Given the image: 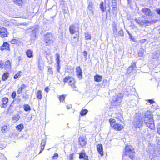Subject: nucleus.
<instances>
[{
	"label": "nucleus",
	"instance_id": "nucleus-5",
	"mask_svg": "<svg viewBox=\"0 0 160 160\" xmlns=\"http://www.w3.org/2000/svg\"><path fill=\"white\" fill-rule=\"evenodd\" d=\"M45 42L47 45L50 44L52 43L53 38L52 34L50 33H48L45 35Z\"/></svg>",
	"mask_w": 160,
	"mask_h": 160
},
{
	"label": "nucleus",
	"instance_id": "nucleus-39",
	"mask_svg": "<svg viewBox=\"0 0 160 160\" xmlns=\"http://www.w3.org/2000/svg\"><path fill=\"white\" fill-rule=\"evenodd\" d=\"M48 72L49 74L52 75L53 74V71L52 70V68L50 67H49L48 69Z\"/></svg>",
	"mask_w": 160,
	"mask_h": 160
},
{
	"label": "nucleus",
	"instance_id": "nucleus-48",
	"mask_svg": "<svg viewBox=\"0 0 160 160\" xmlns=\"http://www.w3.org/2000/svg\"><path fill=\"white\" fill-rule=\"evenodd\" d=\"M20 75V74L19 73H17L14 76V78L16 79L18 78Z\"/></svg>",
	"mask_w": 160,
	"mask_h": 160
},
{
	"label": "nucleus",
	"instance_id": "nucleus-59",
	"mask_svg": "<svg viewBox=\"0 0 160 160\" xmlns=\"http://www.w3.org/2000/svg\"><path fill=\"white\" fill-rule=\"evenodd\" d=\"M42 60V58H39V59H38V65H39V66H40V64H41V61Z\"/></svg>",
	"mask_w": 160,
	"mask_h": 160
},
{
	"label": "nucleus",
	"instance_id": "nucleus-35",
	"mask_svg": "<svg viewBox=\"0 0 160 160\" xmlns=\"http://www.w3.org/2000/svg\"><path fill=\"white\" fill-rule=\"evenodd\" d=\"M115 120L114 119L111 118L110 119H109V122H110L111 126L112 127L113 125L114 124V123L115 122Z\"/></svg>",
	"mask_w": 160,
	"mask_h": 160
},
{
	"label": "nucleus",
	"instance_id": "nucleus-50",
	"mask_svg": "<svg viewBox=\"0 0 160 160\" xmlns=\"http://www.w3.org/2000/svg\"><path fill=\"white\" fill-rule=\"evenodd\" d=\"M11 96H12V98H13V99L16 96V93L15 92H13Z\"/></svg>",
	"mask_w": 160,
	"mask_h": 160
},
{
	"label": "nucleus",
	"instance_id": "nucleus-56",
	"mask_svg": "<svg viewBox=\"0 0 160 160\" xmlns=\"http://www.w3.org/2000/svg\"><path fill=\"white\" fill-rule=\"evenodd\" d=\"M60 68V64H57V70L58 72H59V69Z\"/></svg>",
	"mask_w": 160,
	"mask_h": 160
},
{
	"label": "nucleus",
	"instance_id": "nucleus-45",
	"mask_svg": "<svg viewBox=\"0 0 160 160\" xmlns=\"http://www.w3.org/2000/svg\"><path fill=\"white\" fill-rule=\"evenodd\" d=\"M83 55L85 57V58H86V60L87 59V55H88V53L86 51H84L83 52Z\"/></svg>",
	"mask_w": 160,
	"mask_h": 160
},
{
	"label": "nucleus",
	"instance_id": "nucleus-8",
	"mask_svg": "<svg viewBox=\"0 0 160 160\" xmlns=\"http://www.w3.org/2000/svg\"><path fill=\"white\" fill-rule=\"evenodd\" d=\"M142 12L146 16H151L152 12L150 9L146 8H143L141 10Z\"/></svg>",
	"mask_w": 160,
	"mask_h": 160
},
{
	"label": "nucleus",
	"instance_id": "nucleus-55",
	"mask_svg": "<svg viewBox=\"0 0 160 160\" xmlns=\"http://www.w3.org/2000/svg\"><path fill=\"white\" fill-rule=\"evenodd\" d=\"M148 101L150 104H153L154 102V101L152 99H149L148 100Z\"/></svg>",
	"mask_w": 160,
	"mask_h": 160
},
{
	"label": "nucleus",
	"instance_id": "nucleus-7",
	"mask_svg": "<svg viewBox=\"0 0 160 160\" xmlns=\"http://www.w3.org/2000/svg\"><path fill=\"white\" fill-rule=\"evenodd\" d=\"M136 68V64L135 62L132 63L131 65L128 68L127 73L129 74L133 72Z\"/></svg>",
	"mask_w": 160,
	"mask_h": 160
},
{
	"label": "nucleus",
	"instance_id": "nucleus-14",
	"mask_svg": "<svg viewBox=\"0 0 160 160\" xmlns=\"http://www.w3.org/2000/svg\"><path fill=\"white\" fill-rule=\"evenodd\" d=\"M8 101V99L7 98L4 97L2 98V104L1 106V107L6 108L7 105V103Z\"/></svg>",
	"mask_w": 160,
	"mask_h": 160
},
{
	"label": "nucleus",
	"instance_id": "nucleus-2",
	"mask_svg": "<svg viewBox=\"0 0 160 160\" xmlns=\"http://www.w3.org/2000/svg\"><path fill=\"white\" fill-rule=\"evenodd\" d=\"M135 22L139 25L140 27H145L151 25L156 22V20H148L144 18L143 17H140L135 19Z\"/></svg>",
	"mask_w": 160,
	"mask_h": 160
},
{
	"label": "nucleus",
	"instance_id": "nucleus-20",
	"mask_svg": "<svg viewBox=\"0 0 160 160\" xmlns=\"http://www.w3.org/2000/svg\"><path fill=\"white\" fill-rule=\"evenodd\" d=\"M33 51L30 49L28 50L26 52V54L27 57L31 58L33 57Z\"/></svg>",
	"mask_w": 160,
	"mask_h": 160
},
{
	"label": "nucleus",
	"instance_id": "nucleus-11",
	"mask_svg": "<svg viewBox=\"0 0 160 160\" xmlns=\"http://www.w3.org/2000/svg\"><path fill=\"white\" fill-rule=\"evenodd\" d=\"M64 82H68V84L69 85H72L71 83H70L71 82H72V83H75V80L73 78L68 76H67L64 78Z\"/></svg>",
	"mask_w": 160,
	"mask_h": 160
},
{
	"label": "nucleus",
	"instance_id": "nucleus-4",
	"mask_svg": "<svg viewBox=\"0 0 160 160\" xmlns=\"http://www.w3.org/2000/svg\"><path fill=\"white\" fill-rule=\"evenodd\" d=\"M142 118L139 116L135 118L133 120V123L134 126L137 128H139L141 127L143 124Z\"/></svg>",
	"mask_w": 160,
	"mask_h": 160
},
{
	"label": "nucleus",
	"instance_id": "nucleus-49",
	"mask_svg": "<svg viewBox=\"0 0 160 160\" xmlns=\"http://www.w3.org/2000/svg\"><path fill=\"white\" fill-rule=\"evenodd\" d=\"M112 8V11H113V14L115 13V14H116L117 7H115Z\"/></svg>",
	"mask_w": 160,
	"mask_h": 160
},
{
	"label": "nucleus",
	"instance_id": "nucleus-12",
	"mask_svg": "<svg viewBox=\"0 0 160 160\" xmlns=\"http://www.w3.org/2000/svg\"><path fill=\"white\" fill-rule=\"evenodd\" d=\"M112 128L115 129L119 131L123 128V126L120 124L116 123L113 125Z\"/></svg>",
	"mask_w": 160,
	"mask_h": 160
},
{
	"label": "nucleus",
	"instance_id": "nucleus-44",
	"mask_svg": "<svg viewBox=\"0 0 160 160\" xmlns=\"http://www.w3.org/2000/svg\"><path fill=\"white\" fill-rule=\"evenodd\" d=\"M70 83H71L72 85H70L71 87L72 88V89H73L74 90H76L75 88H76V87L75 86V85H74L75 83H72V82H71Z\"/></svg>",
	"mask_w": 160,
	"mask_h": 160
},
{
	"label": "nucleus",
	"instance_id": "nucleus-33",
	"mask_svg": "<svg viewBox=\"0 0 160 160\" xmlns=\"http://www.w3.org/2000/svg\"><path fill=\"white\" fill-rule=\"evenodd\" d=\"M85 38L86 40H90L91 38V35L88 32H86L85 33Z\"/></svg>",
	"mask_w": 160,
	"mask_h": 160
},
{
	"label": "nucleus",
	"instance_id": "nucleus-62",
	"mask_svg": "<svg viewBox=\"0 0 160 160\" xmlns=\"http://www.w3.org/2000/svg\"><path fill=\"white\" fill-rule=\"evenodd\" d=\"M112 27H117V25L115 22H113L112 24Z\"/></svg>",
	"mask_w": 160,
	"mask_h": 160
},
{
	"label": "nucleus",
	"instance_id": "nucleus-27",
	"mask_svg": "<svg viewBox=\"0 0 160 160\" xmlns=\"http://www.w3.org/2000/svg\"><path fill=\"white\" fill-rule=\"evenodd\" d=\"M24 0H14V3L17 5H19L23 2Z\"/></svg>",
	"mask_w": 160,
	"mask_h": 160
},
{
	"label": "nucleus",
	"instance_id": "nucleus-41",
	"mask_svg": "<svg viewBox=\"0 0 160 160\" xmlns=\"http://www.w3.org/2000/svg\"><path fill=\"white\" fill-rule=\"evenodd\" d=\"M4 68V64L2 61H0V68L3 69Z\"/></svg>",
	"mask_w": 160,
	"mask_h": 160
},
{
	"label": "nucleus",
	"instance_id": "nucleus-36",
	"mask_svg": "<svg viewBox=\"0 0 160 160\" xmlns=\"http://www.w3.org/2000/svg\"><path fill=\"white\" fill-rule=\"evenodd\" d=\"M65 96L64 95H61L59 97V99L60 102H62L64 101L65 99Z\"/></svg>",
	"mask_w": 160,
	"mask_h": 160
},
{
	"label": "nucleus",
	"instance_id": "nucleus-18",
	"mask_svg": "<svg viewBox=\"0 0 160 160\" xmlns=\"http://www.w3.org/2000/svg\"><path fill=\"white\" fill-rule=\"evenodd\" d=\"M93 7V4L92 3H90L88 5V13L89 14L93 15V12L92 11V8Z\"/></svg>",
	"mask_w": 160,
	"mask_h": 160
},
{
	"label": "nucleus",
	"instance_id": "nucleus-38",
	"mask_svg": "<svg viewBox=\"0 0 160 160\" xmlns=\"http://www.w3.org/2000/svg\"><path fill=\"white\" fill-rule=\"evenodd\" d=\"M118 34L119 36H123L124 35L123 32L122 30L120 29L118 32Z\"/></svg>",
	"mask_w": 160,
	"mask_h": 160
},
{
	"label": "nucleus",
	"instance_id": "nucleus-42",
	"mask_svg": "<svg viewBox=\"0 0 160 160\" xmlns=\"http://www.w3.org/2000/svg\"><path fill=\"white\" fill-rule=\"evenodd\" d=\"M7 32V30L3 27H1V28L0 29V32Z\"/></svg>",
	"mask_w": 160,
	"mask_h": 160
},
{
	"label": "nucleus",
	"instance_id": "nucleus-54",
	"mask_svg": "<svg viewBox=\"0 0 160 160\" xmlns=\"http://www.w3.org/2000/svg\"><path fill=\"white\" fill-rule=\"evenodd\" d=\"M155 11L158 14L160 15V8H157L156 9Z\"/></svg>",
	"mask_w": 160,
	"mask_h": 160
},
{
	"label": "nucleus",
	"instance_id": "nucleus-15",
	"mask_svg": "<svg viewBox=\"0 0 160 160\" xmlns=\"http://www.w3.org/2000/svg\"><path fill=\"white\" fill-rule=\"evenodd\" d=\"M78 140L80 144L82 147L85 146L86 144V141H85L84 137H80Z\"/></svg>",
	"mask_w": 160,
	"mask_h": 160
},
{
	"label": "nucleus",
	"instance_id": "nucleus-3",
	"mask_svg": "<svg viewBox=\"0 0 160 160\" xmlns=\"http://www.w3.org/2000/svg\"><path fill=\"white\" fill-rule=\"evenodd\" d=\"M135 153L133 148L131 146H127L125 148V152L123 153L122 157L124 156H128L132 159Z\"/></svg>",
	"mask_w": 160,
	"mask_h": 160
},
{
	"label": "nucleus",
	"instance_id": "nucleus-52",
	"mask_svg": "<svg viewBox=\"0 0 160 160\" xmlns=\"http://www.w3.org/2000/svg\"><path fill=\"white\" fill-rule=\"evenodd\" d=\"M38 27H36L35 28H34L32 30V32L33 33H35L37 32V30H38Z\"/></svg>",
	"mask_w": 160,
	"mask_h": 160
},
{
	"label": "nucleus",
	"instance_id": "nucleus-30",
	"mask_svg": "<svg viewBox=\"0 0 160 160\" xmlns=\"http://www.w3.org/2000/svg\"><path fill=\"white\" fill-rule=\"evenodd\" d=\"M23 108L24 110L26 111H28L31 110L30 107L28 104L24 105L23 106Z\"/></svg>",
	"mask_w": 160,
	"mask_h": 160
},
{
	"label": "nucleus",
	"instance_id": "nucleus-51",
	"mask_svg": "<svg viewBox=\"0 0 160 160\" xmlns=\"http://www.w3.org/2000/svg\"><path fill=\"white\" fill-rule=\"evenodd\" d=\"M22 90L20 88H19L17 91L18 94H20L22 92Z\"/></svg>",
	"mask_w": 160,
	"mask_h": 160
},
{
	"label": "nucleus",
	"instance_id": "nucleus-23",
	"mask_svg": "<svg viewBox=\"0 0 160 160\" xmlns=\"http://www.w3.org/2000/svg\"><path fill=\"white\" fill-rule=\"evenodd\" d=\"M20 118V116L18 114H16L12 117V119L14 122H16Z\"/></svg>",
	"mask_w": 160,
	"mask_h": 160
},
{
	"label": "nucleus",
	"instance_id": "nucleus-58",
	"mask_svg": "<svg viewBox=\"0 0 160 160\" xmlns=\"http://www.w3.org/2000/svg\"><path fill=\"white\" fill-rule=\"evenodd\" d=\"M117 3H115V2H113V3H112V8L117 7Z\"/></svg>",
	"mask_w": 160,
	"mask_h": 160
},
{
	"label": "nucleus",
	"instance_id": "nucleus-61",
	"mask_svg": "<svg viewBox=\"0 0 160 160\" xmlns=\"http://www.w3.org/2000/svg\"><path fill=\"white\" fill-rule=\"evenodd\" d=\"M79 37V32L77 33L76 34V36H75L73 37L74 38H78Z\"/></svg>",
	"mask_w": 160,
	"mask_h": 160
},
{
	"label": "nucleus",
	"instance_id": "nucleus-19",
	"mask_svg": "<svg viewBox=\"0 0 160 160\" xmlns=\"http://www.w3.org/2000/svg\"><path fill=\"white\" fill-rule=\"evenodd\" d=\"M94 80L95 81L97 82H100L102 81V77L101 76L96 75L94 77Z\"/></svg>",
	"mask_w": 160,
	"mask_h": 160
},
{
	"label": "nucleus",
	"instance_id": "nucleus-47",
	"mask_svg": "<svg viewBox=\"0 0 160 160\" xmlns=\"http://www.w3.org/2000/svg\"><path fill=\"white\" fill-rule=\"evenodd\" d=\"M11 42L12 44H16L17 43V41L16 39H14L11 41Z\"/></svg>",
	"mask_w": 160,
	"mask_h": 160
},
{
	"label": "nucleus",
	"instance_id": "nucleus-9",
	"mask_svg": "<svg viewBox=\"0 0 160 160\" xmlns=\"http://www.w3.org/2000/svg\"><path fill=\"white\" fill-rule=\"evenodd\" d=\"M76 74L78 78L81 79L82 78V70L80 67H77L76 68Z\"/></svg>",
	"mask_w": 160,
	"mask_h": 160
},
{
	"label": "nucleus",
	"instance_id": "nucleus-43",
	"mask_svg": "<svg viewBox=\"0 0 160 160\" xmlns=\"http://www.w3.org/2000/svg\"><path fill=\"white\" fill-rule=\"evenodd\" d=\"M45 142H46L44 140H42L41 143V147H43L44 148V147L46 144Z\"/></svg>",
	"mask_w": 160,
	"mask_h": 160
},
{
	"label": "nucleus",
	"instance_id": "nucleus-57",
	"mask_svg": "<svg viewBox=\"0 0 160 160\" xmlns=\"http://www.w3.org/2000/svg\"><path fill=\"white\" fill-rule=\"evenodd\" d=\"M74 153H72L70 154V160H73V157Z\"/></svg>",
	"mask_w": 160,
	"mask_h": 160
},
{
	"label": "nucleus",
	"instance_id": "nucleus-6",
	"mask_svg": "<svg viewBox=\"0 0 160 160\" xmlns=\"http://www.w3.org/2000/svg\"><path fill=\"white\" fill-rule=\"evenodd\" d=\"M79 28L73 25H70L69 28V31L70 34H73L77 32H78Z\"/></svg>",
	"mask_w": 160,
	"mask_h": 160
},
{
	"label": "nucleus",
	"instance_id": "nucleus-37",
	"mask_svg": "<svg viewBox=\"0 0 160 160\" xmlns=\"http://www.w3.org/2000/svg\"><path fill=\"white\" fill-rule=\"evenodd\" d=\"M7 129V126L6 125H4L2 128L1 131L2 132H5Z\"/></svg>",
	"mask_w": 160,
	"mask_h": 160
},
{
	"label": "nucleus",
	"instance_id": "nucleus-46",
	"mask_svg": "<svg viewBox=\"0 0 160 160\" xmlns=\"http://www.w3.org/2000/svg\"><path fill=\"white\" fill-rule=\"evenodd\" d=\"M128 2V4L130 7H131L132 0H127Z\"/></svg>",
	"mask_w": 160,
	"mask_h": 160
},
{
	"label": "nucleus",
	"instance_id": "nucleus-63",
	"mask_svg": "<svg viewBox=\"0 0 160 160\" xmlns=\"http://www.w3.org/2000/svg\"><path fill=\"white\" fill-rule=\"evenodd\" d=\"M44 148L43 147H41V149L39 152V154H40L42 152L43 150L44 149Z\"/></svg>",
	"mask_w": 160,
	"mask_h": 160
},
{
	"label": "nucleus",
	"instance_id": "nucleus-22",
	"mask_svg": "<svg viewBox=\"0 0 160 160\" xmlns=\"http://www.w3.org/2000/svg\"><path fill=\"white\" fill-rule=\"evenodd\" d=\"M122 95L121 93L119 94L118 95L116 96V100L115 101H116V102L118 101H119L118 103V104H119L120 102V101L121 99L122 98Z\"/></svg>",
	"mask_w": 160,
	"mask_h": 160
},
{
	"label": "nucleus",
	"instance_id": "nucleus-26",
	"mask_svg": "<svg viewBox=\"0 0 160 160\" xmlns=\"http://www.w3.org/2000/svg\"><path fill=\"white\" fill-rule=\"evenodd\" d=\"M37 97L39 99L42 98V92L40 90H38L36 93Z\"/></svg>",
	"mask_w": 160,
	"mask_h": 160
},
{
	"label": "nucleus",
	"instance_id": "nucleus-21",
	"mask_svg": "<svg viewBox=\"0 0 160 160\" xmlns=\"http://www.w3.org/2000/svg\"><path fill=\"white\" fill-rule=\"evenodd\" d=\"M9 76V73L6 72L2 75V80L4 81H6L8 78Z\"/></svg>",
	"mask_w": 160,
	"mask_h": 160
},
{
	"label": "nucleus",
	"instance_id": "nucleus-16",
	"mask_svg": "<svg viewBox=\"0 0 160 160\" xmlns=\"http://www.w3.org/2000/svg\"><path fill=\"white\" fill-rule=\"evenodd\" d=\"M9 44L7 42L3 43L2 45L0 47V49L2 51L4 50H9Z\"/></svg>",
	"mask_w": 160,
	"mask_h": 160
},
{
	"label": "nucleus",
	"instance_id": "nucleus-60",
	"mask_svg": "<svg viewBox=\"0 0 160 160\" xmlns=\"http://www.w3.org/2000/svg\"><path fill=\"white\" fill-rule=\"evenodd\" d=\"M26 87V86L25 84H22L21 86V87L20 88L22 89L23 90V89H24Z\"/></svg>",
	"mask_w": 160,
	"mask_h": 160
},
{
	"label": "nucleus",
	"instance_id": "nucleus-10",
	"mask_svg": "<svg viewBox=\"0 0 160 160\" xmlns=\"http://www.w3.org/2000/svg\"><path fill=\"white\" fill-rule=\"evenodd\" d=\"M79 158L80 159L83 158L84 160H89L88 157L86 155L84 152V151L83 150L79 154Z\"/></svg>",
	"mask_w": 160,
	"mask_h": 160
},
{
	"label": "nucleus",
	"instance_id": "nucleus-13",
	"mask_svg": "<svg viewBox=\"0 0 160 160\" xmlns=\"http://www.w3.org/2000/svg\"><path fill=\"white\" fill-rule=\"evenodd\" d=\"M5 69L7 70H9L11 68V66L10 61L9 60H7L4 63Z\"/></svg>",
	"mask_w": 160,
	"mask_h": 160
},
{
	"label": "nucleus",
	"instance_id": "nucleus-28",
	"mask_svg": "<svg viewBox=\"0 0 160 160\" xmlns=\"http://www.w3.org/2000/svg\"><path fill=\"white\" fill-rule=\"evenodd\" d=\"M144 52V50L143 49H140L138 52V56L139 57H142L143 56Z\"/></svg>",
	"mask_w": 160,
	"mask_h": 160
},
{
	"label": "nucleus",
	"instance_id": "nucleus-24",
	"mask_svg": "<svg viewBox=\"0 0 160 160\" xmlns=\"http://www.w3.org/2000/svg\"><path fill=\"white\" fill-rule=\"evenodd\" d=\"M23 128L24 126L23 124H20L16 127V129L19 131H21Z\"/></svg>",
	"mask_w": 160,
	"mask_h": 160
},
{
	"label": "nucleus",
	"instance_id": "nucleus-34",
	"mask_svg": "<svg viewBox=\"0 0 160 160\" xmlns=\"http://www.w3.org/2000/svg\"><path fill=\"white\" fill-rule=\"evenodd\" d=\"M8 35L7 32H0V37L3 38L6 37Z\"/></svg>",
	"mask_w": 160,
	"mask_h": 160
},
{
	"label": "nucleus",
	"instance_id": "nucleus-64",
	"mask_svg": "<svg viewBox=\"0 0 160 160\" xmlns=\"http://www.w3.org/2000/svg\"><path fill=\"white\" fill-rule=\"evenodd\" d=\"M147 41V40L146 39H143L141 40V42L142 43H143Z\"/></svg>",
	"mask_w": 160,
	"mask_h": 160
},
{
	"label": "nucleus",
	"instance_id": "nucleus-1",
	"mask_svg": "<svg viewBox=\"0 0 160 160\" xmlns=\"http://www.w3.org/2000/svg\"><path fill=\"white\" fill-rule=\"evenodd\" d=\"M142 118V121L146 124L147 126L151 129H154V125L152 117V114L151 112L147 111L143 114Z\"/></svg>",
	"mask_w": 160,
	"mask_h": 160
},
{
	"label": "nucleus",
	"instance_id": "nucleus-25",
	"mask_svg": "<svg viewBox=\"0 0 160 160\" xmlns=\"http://www.w3.org/2000/svg\"><path fill=\"white\" fill-rule=\"evenodd\" d=\"M56 60L57 64H60V56L59 54L58 53H56Z\"/></svg>",
	"mask_w": 160,
	"mask_h": 160
},
{
	"label": "nucleus",
	"instance_id": "nucleus-32",
	"mask_svg": "<svg viewBox=\"0 0 160 160\" xmlns=\"http://www.w3.org/2000/svg\"><path fill=\"white\" fill-rule=\"evenodd\" d=\"M112 30L113 32V34L115 37H118V35L117 34V27H112Z\"/></svg>",
	"mask_w": 160,
	"mask_h": 160
},
{
	"label": "nucleus",
	"instance_id": "nucleus-17",
	"mask_svg": "<svg viewBox=\"0 0 160 160\" xmlns=\"http://www.w3.org/2000/svg\"><path fill=\"white\" fill-rule=\"evenodd\" d=\"M97 150L99 154H100L102 156L103 155V151L102 145L101 144H98L97 145Z\"/></svg>",
	"mask_w": 160,
	"mask_h": 160
},
{
	"label": "nucleus",
	"instance_id": "nucleus-40",
	"mask_svg": "<svg viewBox=\"0 0 160 160\" xmlns=\"http://www.w3.org/2000/svg\"><path fill=\"white\" fill-rule=\"evenodd\" d=\"M100 8L101 10L103 12H104V8L103 6V3L102 2L100 4Z\"/></svg>",
	"mask_w": 160,
	"mask_h": 160
},
{
	"label": "nucleus",
	"instance_id": "nucleus-53",
	"mask_svg": "<svg viewBox=\"0 0 160 160\" xmlns=\"http://www.w3.org/2000/svg\"><path fill=\"white\" fill-rule=\"evenodd\" d=\"M58 157V154L57 153H55L54 154V155L53 156V159H57Z\"/></svg>",
	"mask_w": 160,
	"mask_h": 160
},
{
	"label": "nucleus",
	"instance_id": "nucleus-31",
	"mask_svg": "<svg viewBox=\"0 0 160 160\" xmlns=\"http://www.w3.org/2000/svg\"><path fill=\"white\" fill-rule=\"evenodd\" d=\"M88 110L86 109L82 110L80 112V114L81 116L85 115L87 113Z\"/></svg>",
	"mask_w": 160,
	"mask_h": 160
},
{
	"label": "nucleus",
	"instance_id": "nucleus-29",
	"mask_svg": "<svg viewBox=\"0 0 160 160\" xmlns=\"http://www.w3.org/2000/svg\"><path fill=\"white\" fill-rule=\"evenodd\" d=\"M117 119L120 121H122V115L120 113H116V117Z\"/></svg>",
	"mask_w": 160,
	"mask_h": 160
}]
</instances>
